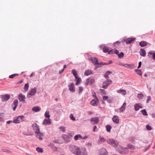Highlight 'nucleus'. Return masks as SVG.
Masks as SVG:
<instances>
[{"label":"nucleus","instance_id":"40","mask_svg":"<svg viewBox=\"0 0 155 155\" xmlns=\"http://www.w3.org/2000/svg\"><path fill=\"white\" fill-rule=\"evenodd\" d=\"M128 147L132 150H134L135 149V147L132 145L131 144H129L128 146Z\"/></svg>","mask_w":155,"mask_h":155},{"label":"nucleus","instance_id":"35","mask_svg":"<svg viewBox=\"0 0 155 155\" xmlns=\"http://www.w3.org/2000/svg\"><path fill=\"white\" fill-rule=\"evenodd\" d=\"M91 121L93 124H96L97 123V118H92Z\"/></svg>","mask_w":155,"mask_h":155},{"label":"nucleus","instance_id":"8","mask_svg":"<svg viewBox=\"0 0 155 155\" xmlns=\"http://www.w3.org/2000/svg\"><path fill=\"white\" fill-rule=\"evenodd\" d=\"M18 98L20 101L25 102V95H23L22 94H20L18 96Z\"/></svg>","mask_w":155,"mask_h":155},{"label":"nucleus","instance_id":"62","mask_svg":"<svg viewBox=\"0 0 155 155\" xmlns=\"http://www.w3.org/2000/svg\"><path fill=\"white\" fill-rule=\"evenodd\" d=\"M124 64H124L123 63H119V65H121V66H124Z\"/></svg>","mask_w":155,"mask_h":155},{"label":"nucleus","instance_id":"16","mask_svg":"<svg viewBox=\"0 0 155 155\" xmlns=\"http://www.w3.org/2000/svg\"><path fill=\"white\" fill-rule=\"evenodd\" d=\"M124 67L130 69H134V64H125L124 65Z\"/></svg>","mask_w":155,"mask_h":155},{"label":"nucleus","instance_id":"48","mask_svg":"<svg viewBox=\"0 0 155 155\" xmlns=\"http://www.w3.org/2000/svg\"><path fill=\"white\" fill-rule=\"evenodd\" d=\"M70 119L73 120H75V119L73 115L71 114L70 115Z\"/></svg>","mask_w":155,"mask_h":155},{"label":"nucleus","instance_id":"58","mask_svg":"<svg viewBox=\"0 0 155 155\" xmlns=\"http://www.w3.org/2000/svg\"><path fill=\"white\" fill-rule=\"evenodd\" d=\"M4 117L3 114L2 113L0 114V119H2Z\"/></svg>","mask_w":155,"mask_h":155},{"label":"nucleus","instance_id":"19","mask_svg":"<svg viewBox=\"0 0 155 155\" xmlns=\"http://www.w3.org/2000/svg\"><path fill=\"white\" fill-rule=\"evenodd\" d=\"M135 40L134 38H128L126 41V43L127 44H129Z\"/></svg>","mask_w":155,"mask_h":155},{"label":"nucleus","instance_id":"63","mask_svg":"<svg viewBox=\"0 0 155 155\" xmlns=\"http://www.w3.org/2000/svg\"><path fill=\"white\" fill-rule=\"evenodd\" d=\"M96 128H97L96 126H95L94 127V129H93V131L94 132L95 131V129H96Z\"/></svg>","mask_w":155,"mask_h":155},{"label":"nucleus","instance_id":"64","mask_svg":"<svg viewBox=\"0 0 155 155\" xmlns=\"http://www.w3.org/2000/svg\"><path fill=\"white\" fill-rule=\"evenodd\" d=\"M12 122V121L8 120V121H7V123L8 124H10Z\"/></svg>","mask_w":155,"mask_h":155},{"label":"nucleus","instance_id":"46","mask_svg":"<svg viewBox=\"0 0 155 155\" xmlns=\"http://www.w3.org/2000/svg\"><path fill=\"white\" fill-rule=\"evenodd\" d=\"M2 151L4 152H6L8 153H11V151L9 150H7L6 149H4L2 150Z\"/></svg>","mask_w":155,"mask_h":155},{"label":"nucleus","instance_id":"33","mask_svg":"<svg viewBox=\"0 0 155 155\" xmlns=\"http://www.w3.org/2000/svg\"><path fill=\"white\" fill-rule=\"evenodd\" d=\"M106 140L104 137H100L98 140V142L99 143H101L105 141Z\"/></svg>","mask_w":155,"mask_h":155},{"label":"nucleus","instance_id":"28","mask_svg":"<svg viewBox=\"0 0 155 155\" xmlns=\"http://www.w3.org/2000/svg\"><path fill=\"white\" fill-rule=\"evenodd\" d=\"M92 71L91 70H86L84 72V74L86 76L92 74Z\"/></svg>","mask_w":155,"mask_h":155},{"label":"nucleus","instance_id":"51","mask_svg":"<svg viewBox=\"0 0 155 155\" xmlns=\"http://www.w3.org/2000/svg\"><path fill=\"white\" fill-rule=\"evenodd\" d=\"M151 100V97L149 96L147 97V99L146 101V102L147 103H148Z\"/></svg>","mask_w":155,"mask_h":155},{"label":"nucleus","instance_id":"47","mask_svg":"<svg viewBox=\"0 0 155 155\" xmlns=\"http://www.w3.org/2000/svg\"><path fill=\"white\" fill-rule=\"evenodd\" d=\"M146 127L147 130H150L152 129V128L151 127V126H149L148 125H147V126H146Z\"/></svg>","mask_w":155,"mask_h":155},{"label":"nucleus","instance_id":"25","mask_svg":"<svg viewBox=\"0 0 155 155\" xmlns=\"http://www.w3.org/2000/svg\"><path fill=\"white\" fill-rule=\"evenodd\" d=\"M48 146L50 147L51 148L53 149L54 151H57V148L54 146V145L52 143H51L48 145Z\"/></svg>","mask_w":155,"mask_h":155},{"label":"nucleus","instance_id":"55","mask_svg":"<svg viewBox=\"0 0 155 155\" xmlns=\"http://www.w3.org/2000/svg\"><path fill=\"white\" fill-rule=\"evenodd\" d=\"M81 155H87V153L85 149H84L83 152L82 153Z\"/></svg>","mask_w":155,"mask_h":155},{"label":"nucleus","instance_id":"43","mask_svg":"<svg viewBox=\"0 0 155 155\" xmlns=\"http://www.w3.org/2000/svg\"><path fill=\"white\" fill-rule=\"evenodd\" d=\"M142 114L144 115H147V114L145 109H144L141 110Z\"/></svg>","mask_w":155,"mask_h":155},{"label":"nucleus","instance_id":"6","mask_svg":"<svg viewBox=\"0 0 155 155\" xmlns=\"http://www.w3.org/2000/svg\"><path fill=\"white\" fill-rule=\"evenodd\" d=\"M24 117V116H19L17 117H15L14 119L13 122L16 124L19 123L23 121V119Z\"/></svg>","mask_w":155,"mask_h":155},{"label":"nucleus","instance_id":"37","mask_svg":"<svg viewBox=\"0 0 155 155\" xmlns=\"http://www.w3.org/2000/svg\"><path fill=\"white\" fill-rule=\"evenodd\" d=\"M135 71L137 73V74L139 75H140L142 76V73L141 71L140 70L135 69Z\"/></svg>","mask_w":155,"mask_h":155},{"label":"nucleus","instance_id":"49","mask_svg":"<svg viewBox=\"0 0 155 155\" xmlns=\"http://www.w3.org/2000/svg\"><path fill=\"white\" fill-rule=\"evenodd\" d=\"M109 97L108 96H104L103 97V99L104 101H106L108 99Z\"/></svg>","mask_w":155,"mask_h":155},{"label":"nucleus","instance_id":"15","mask_svg":"<svg viewBox=\"0 0 155 155\" xmlns=\"http://www.w3.org/2000/svg\"><path fill=\"white\" fill-rule=\"evenodd\" d=\"M112 120L114 122L118 124L119 122V119L118 116L114 115L112 118Z\"/></svg>","mask_w":155,"mask_h":155},{"label":"nucleus","instance_id":"11","mask_svg":"<svg viewBox=\"0 0 155 155\" xmlns=\"http://www.w3.org/2000/svg\"><path fill=\"white\" fill-rule=\"evenodd\" d=\"M94 79L92 78H89L86 80V84L87 85H91L94 83Z\"/></svg>","mask_w":155,"mask_h":155},{"label":"nucleus","instance_id":"32","mask_svg":"<svg viewBox=\"0 0 155 155\" xmlns=\"http://www.w3.org/2000/svg\"><path fill=\"white\" fill-rule=\"evenodd\" d=\"M29 87V84H28V83H27V84H25V86L24 87V90L25 91H27Z\"/></svg>","mask_w":155,"mask_h":155},{"label":"nucleus","instance_id":"59","mask_svg":"<svg viewBox=\"0 0 155 155\" xmlns=\"http://www.w3.org/2000/svg\"><path fill=\"white\" fill-rule=\"evenodd\" d=\"M141 61H140L139 63L138 66L137 67V68H140L141 66Z\"/></svg>","mask_w":155,"mask_h":155},{"label":"nucleus","instance_id":"24","mask_svg":"<svg viewBox=\"0 0 155 155\" xmlns=\"http://www.w3.org/2000/svg\"><path fill=\"white\" fill-rule=\"evenodd\" d=\"M147 43L145 41H142L140 42L139 45L141 47L146 46L147 45Z\"/></svg>","mask_w":155,"mask_h":155},{"label":"nucleus","instance_id":"14","mask_svg":"<svg viewBox=\"0 0 155 155\" xmlns=\"http://www.w3.org/2000/svg\"><path fill=\"white\" fill-rule=\"evenodd\" d=\"M51 120L50 119H45L42 123V124L46 125H50L51 124Z\"/></svg>","mask_w":155,"mask_h":155},{"label":"nucleus","instance_id":"45","mask_svg":"<svg viewBox=\"0 0 155 155\" xmlns=\"http://www.w3.org/2000/svg\"><path fill=\"white\" fill-rule=\"evenodd\" d=\"M76 79V83L75 84L77 85H78L79 83V82L80 81V79L78 77H77V78H75Z\"/></svg>","mask_w":155,"mask_h":155},{"label":"nucleus","instance_id":"31","mask_svg":"<svg viewBox=\"0 0 155 155\" xmlns=\"http://www.w3.org/2000/svg\"><path fill=\"white\" fill-rule=\"evenodd\" d=\"M72 73L73 74V75L74 76L75 78H77L78 73L77 71L75 70H72Z\"/></svg>","mask_w":155,"mask_h":155},{"label":"nucleus","instance_id":"27","mask_svg":"<svg viewBox=\"0 0 155 155\" xmlns=\"http://www.w3.org/2000/svg\"><path fill=\"white\" fill-rule=\"evenodd\" d=\"M117 92L118 93H120L123 95H125L126 93V90L124 89L119 90L117 91Z\"/></svg>","mask_w":155,"mask_h":155},{"label":"nucleus","instance_id":"41","mask_svg":"<svg viewBox=\"0 0 155 155\" xmlns=\"http://www.w3.org/2000/svg\"><path fill=\"white\" fill-rule=\"evenodd\" d=\"M18 75V74H12V75H10L9 77V78H13L17 76Z\"/></svg>","mask_w":155,"mask_h":155},{"label":"nucleus","instance_id":"52","mask_svg":"<svg viewBox=\"0 0 155 155\" xmlns=\"http://www.w3.org/2000/svg\"><path fill=\"white\" fill-rule=\"evenodd\" d=\"M155 53V52H153L152 51H150L148 52V54L149 56V54L152 55H154V54Z\"/></svg>","mask_w":155,"mask_h":155},{"label":"nucleus","instance_id":"20","mask_svg":"<svg viewBox=\"0 0 155 155\" xmlns=\"http://www.w3.org/2000/svg\"><path fill=\"white\" fill-rule=\"evenodd\" d=\"M87 137H85L84 138L82 137V136L80 135V134H77L74 137V139L75 140H78L79 138H82L83 139H85V138H87Z\"/></svg>","mask_w":155,"mask_h":155},{"label":"nucleus","instance_id":"54","mask_svg":"<svg viewBox=\"0 0 155 155\" xmlns=\"http://www.w3.org/2000/svg\"><path fill=\"white\" fill-rule=\"evenodd\" d=\"M120 42L117 41L114 43V45L115 46H116L117 45H119L120 44Z\"/></svg>","mask_w":155,"mask_h":155},{"label":"nucleus","instance_id":"21","mask_svg":"<svg viewBox=\"0 0 155 155\" xmlns=\"http://www.w3.org/2000/svg\"><path fill=\"white\" fill-rule=\"evenodd\" d=\"M69 89L71 91L74 92L75 91L74 88V84L73 83H71L69 85Z\"/></svg>","mask_w":155,"mask_h":155},{"label":"nucleus","instance_id":"39","mask_svg":"<svg viewBox=\"0 0 155 155\" xmlns=\"http://www.w3.org/2000/svg\"><path fill=\"white\" fill-rule=\"evenodd\" d=\"M106 130L107 131L110 132L111 128V127L110 125H107L106 126Z\"/></svg>","mask_w":155,"mask_h":155},{"label":"nucleus","instance_id":"44","mask_svg":"<svg viewBox=\"0 0 155 155\" xmlns=\"http://www.w3.org/2000/svg\"><path fill=\"white\" fill-rule=\"evenodd\" d=\"M143 95L142 94H138L137 97L139 99H142L143 97Z\"/></svg>","mask_w":155,"mask_h":155},{"label":"nucleus","instance_id":"22","mask_svg":"<svg viewBox=\"0 0 155 155\" xmlns=\"http://www.w3.org/2000/svg\"><path fill=\"white\" fill-rule=\"evenodd\" d=\"M89 60L91 61L92 62L94 65L97 64V59L95 58H89Z\"/></svg>","mask_w":155,"mask_h":155},{"label":"nucleus","instance_id":"1","mask_svg":"<svg viewBox=\"0 0 155 155\" xmlns=\"http://www.w3.org/2000/svg\"><path fill=\"white\" fill-rule=\"evenodd\" d=\"M32 127L36 134L37 137L40 140H42L43 134L42 133L40 132V128L38 124L36 123L33 124Z\"/></svg>","mask_w":155,"mask_h":155},{"label":"nucleus","instance_id":"57","mask_svg":"<svg viewBox=\"0 0 155 155\" xmlns=\"http://www.w3.org/2000/svg\"><path fill=\"white\" fill-rule=\"evenodd\" d=\"M126 103L124 102L122 106H121L122 107L124 108L125 109L126 108Z\"/></svg>","mask_w":155,"mask_h":155},{"label":"nucleus","instance_id":"12","mask_svg":"<svg viewBox=\"0 0 155 155\" xmlns=\"http://www.w3.org/2000/svg\"><path fill=\"white\" fill-rule=\"evenodd\" d=\"M99 155H108V152L105 148H102L100 150Z\"/></svg>","mask_w":155,"mask_h":155},{"label":"nucleus","instance_id":"36","mask_svg":"<svg viewBox=\"0 0 155 155\" xmlns=\"http://www.w3.org/2000/svg\"><path fill=\"white\" fill-rule=\"evenodd\" d=\"M99 93L101 94H106V91L104 89H99Z\"/></svg>","mask_w":155,"mask_h":155},{"label":"nucleus","instance_id":"30","mask_svg":"<svg viewBox=\"0 0 155 155\" xmlns=\"http://www.w3.org/2000/svg\"><path fill=\"white\" fill-rule=\"evenodd\" d=\"M112 73V72L110 71H108L106 72L104 75V77L106 78H109L108 75Z\"/></svg>","mask_w":155,"mask_h":155},{"label":"nucleus","instance_id":"23","mask_svg":"<svg viewBox=\"0 0 155 155\" xmlns=\"http://www.w3.org/2000/svg\"><path fill=\"white\" fill-rule=\"evenodd\" d=\"M18 100H16L14 101L13 104L15 105V106L13 108V110L14 111H15V110L16 108L18 106Z\"/></svg>","mask_w":155,"mask_h":155},{"label":"nucleus","instance_id":"60","mask_svg":"<svg viewBox=\"0 0 155 155\" xmlns=\"http://www.w3.org/2000/svg\"><path fill=\"white\" fill-rule=\"evenodd\" d=\"M23 81L24 80L23 79H21L20 81H19V82H18L17 84H19L23 82Z\"/></svg>","mask_w":155,"mask_h":155},{"label":"nucleus","instance_id":"53","mask_svg":"<svg viewBox=\"0 0 155 155\" xmlns=\"http://www.w3.org/2000/svg\"><path fill=\"white\" fill-rule=\"evenodd\" d=\"M83 90V89L82 87H79V93H81Z\"/></svg>","mask_w":155,"mask_h":155},{"label":"nucleus","instance_id":"9","mask_svg":"<svg viewBox=\"0 0 155 155\" xmlns=\"http://www.w3.org/2000/svg\"><path fill=\"white\" fill-rule=\"evenodd\" d=\"M10 98V95L8 94H6L1 96L2 101H5L8 100Z\"/></svg>","mask_w":155,"mask_h":155},{"label":"nucleus","instance_id":"29","mask_svg":"<svg viewBox=\"0 0 155 155\" xmlns=\"http://www.w3.org/2000/svg\"><path fill=\"white\" fill-rule=\"evenodd\" d=\"M110 63H102V62L99 63L97 62V68L100 67L104 65H108Z\"/></svg>","mask_w":155,"mask_h":155},{"label":"nucleus","instance_id":"17","mask_svg":"<svg viewBox=\"0 0 155 155\" xmlns=\"http://www.w3.org/2000/svg\"><path fill=\"white\" fill-rule=\"evenodd\" d=\"M140 54L141 56L143 57H145L146 55L145 50L143 48H141L140 51Z\"/></svg>","mask_w":155,"mask_h":155},{"label":"nucleus","instance_id":"34","mask_svg":"<svg viewBox=\"0 0 155 155\" xmlns=\"http://www.w3.org/2000/svg\"><path fill=\"white\" fill-rule=\"evenodd\" d=\"M45 116L46 118H47L48 119L49 118L50 115H49V111H46L45 112Z\"/></svg>","mask_w":155,"mask_h":155},{"label":"nucleus","instance_id":"3","mask_svg":"<svg viewBox=\"0 0 155 155\" xmlns=\"http://www.w3.org/2000/svg\"><path fill=\"white\" fill-rule=\"evenodd\" d=\"M114 49L107 46H104L103 48V51L104 53L108 52V54H113L114 53Z\"/></svg>","mask_w":155,"mask_h":155},{"label":"nucleus","instance_id":"42","mask_svg":"<svg viewBox=\"0 0 155 155\" xmlns=\"http://www.w3.org/2000/svg\"><path fill=\"white\" fill-rule=\"evenodd\" d=\"M96 102L94 100H92L91 102V104L92 106H95Z\"/></svg>","mask_w":155,"mask_h":155},{"label":"nucleus","instance_id":"4","mask_svg":"<svg viewBox=\"0 0 155 155\" xmlns=\"http://www.w3.org/2000/svg\"><path fill=\"white\" fill-rule=\"evenodd\" d=\"M112 83V81L111 80L107 79L103 82L102 87L104 89H107V87Z\"/></svg>","mask_w":155,"mask_h":155},{"label":"nucleus","instance_id":"56","mask_svg":"<svg viewBox=\"0 0 155 155\" xmlns=\"http://www.w3.org/2000/svg\"><path fill=\"white\" fill-rule=\"evenodd\" d=\"M125 109L122 107L119 109L120 112H122L125 110Z\"/></svg>","mask_w":155,"mask_h":155},{"label":"nucleus","instance_id":"2","mask_svg":"<svg viewBox=\"0 0 155 155\" xmlns=\"http://www.w3.org/2000/svg\"><path fill=\"white\" fill-rule=\"evenodd\" d=\"M84 149H82L81 151L80 149L78 147L74 145L70 146L69 147L70 150L73 153L76 155H81L83 152Z\"/></svg>","mask_w":155,"mask_h":155},{"label":"nucleus","instance_id":"61","mask_svg":"<svg viewBox=\"0 0 155 155\" xmlns=\"http://www.w3.org/2000/svg\"><path fill=\"white\" fill-rule=\"evenodd\" d=\"M64 71V69H63L62 70L60 71H59V73L60 74H61V73H62V72H63Z\"/></svg>","mask_w":155,"mask_h":155},{"label":"nucleus","instance_id":"7","mask_svg":"<svg viewBox=\"0 0 155 155\" xmlns=\"http://www.w3.org/2000/svg\"><path fill=\"white\" fill-rule=\"evenodd\" d=\"M36 92V87L32 89L27 94V97H30L34 95Z\"/></svg>","mask_w":155,"mask_h":155},{"label":"nucleus","instance_id":"18","mask_svg":"<svg viewBox=\"0 0 155 155\" xmlns=\"http://www.w3.org/2000/svg\"><path fill=\"white\" fill-rule=\"evenodd\" d=\"M134 110L136 111L138 110L139 108H142V105L139 104H137L134 105Z\"/></svg>","mask_w":155,"mask_h":155},{"label":"nucleus","instance_id":"26","mask_svg":"<svg viewBox=\"0 0 155 155\" xmlns=\"http://www.w3.org/2000/svg\"><path fill=\"white\" fill-rule=\"evenodd\" d=\"M41 108L39 107H34L32 109V110L35 112H38L40 111Z\"/></svg>","mask_w":155,"mask_h":155},{"label":"nucleus","instance_id":"38","mask_svg":"<svg viewBox=\"0 0 155 155\" xmlns=\"http://www.w3.org/2000/svg\"><path fill=\"white\" fill-rule=\"evenodd\" d=\"M36 150L38 152L42 153L43 152V149L39 147L36 148Z\"/></svg>","mask_w":155,"mask_h":155},{"label":"nucleus","instance_id":"50","mask_svg":"<svg viewBox=\"0 0 155 155\" xmlns=\"http://www.w3.org/2000/svg\"><path fill=\"white\" fill-rule=\"evenodd\" d=\"M59 129L61 131H62L63 132H64L65 131V128L64 127L61 126L59 127Z\"/></svg>","mask_w":155,"mask_h":155},{"label":"nucleus","instance_id":"10","mask_svg":"<svg viewBox=\"0 0 155 155\" xmlns=\"http://www.w3.org/2000/svg\"><path fill=\"white\" fill-rule=\"evenodd\" d=\"M119 51L117 49H114V53H115L116 54L118 55V57L119 58H121L124 56V53L123 52H121L120 54H119Z\"/></svg>","mask_w":155,"mask_h":155},{"label":"nucleus","instance_id":"5","mask_svg":"<svg viewBox=\"0 0 155 155\" xmlns=\"http://www.w3.org/2000/svg\"><path fill=\"white\" fill-rule=\"evenodd\" d=\"M107 142L111 146L116 147H117L118 143L113 139H109L107 140Z\"/></svg>","mask_w":155,"mask_h":155},{"label":"nucleus","instance_id":"13","mask_svg":"<svg viewBox=\"0 0 155 155\" xmlns=\"http://www.w3.org/2000/svg\"><path fill=\"white\" fill-rule=\"evenodd\" d=\"M72 137L73 136L71 133H69L67 134L63 135V137L64 139L66 140H69V141H70V140H71Z\"/></svg>","mask_w":155,"mask_h":155}]
</instances>
